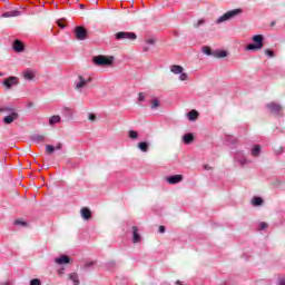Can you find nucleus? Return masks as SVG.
I'll return each mask as SVG.
<instances>
[{
  "label": "nucleus",
  "mask_w": 285,
  "mask_h": 285,
  "mask_svg": "<svg viewBox=\"0 0 285 285\" xmlns=\"http://www.w3.org/2000/svg\"><path fill=\"white\" fill-rule=\"evenodd\" d=\"M128 138L129 139H139V132L137 130H129Z\"/></svg>",
  "instance_id": "obj_27"
},
{
  "label": "nucleus",
  "mask_w": 285,
  "mask_h": 285,
  "mask_svg": "<svg viewBox=\"0 0 285 285\" xmlns=\"http://www.w3.org/2000/svg\"><path fill=\"white\" fill-rule=\"evenodd\" d=\"M254 43H248L245 50H262L264 48V36L256 35L252 38Z\"/></svg>",
  "instance_id": "obj_4"
},
{
  "label": "nucleus",
  "mask_w": 285,
  "mask_h": 285,
  "mask_svg": "<svg viewBox=\"0 0 285 285\" xmlns=\"http://www.w3.org/2000/svg\"><path fill=\"white\" fill-rule=\"evenodd\" d=\"M92 81V77H83V76H78V81L75 83L76 86V90H80L81 88H86V86H88V83H90Z\"/></svg>",
  "instance_id": "obj_8"
},
{
  "label": "nucleus",
  "mask_w": 285,
  "mask_h": 285,
  "mask_svg": "<svg viewBox=\"0 0 285 285\" xmlns=\"http://www.w3.org/2000/svg\"><path fill=\"white\" fill-rule=\"evenodd\" d=\"M213 57H216L217 59H224V57H228V51L226 50L213 51Z\"/></svg>",
  "instance_id": "obj_19"
},
{
  "label": "nucleus",
  "mask_w": 285,
  "mask_h": 285,
  "mask_svg": "<svg viewBox=\"0 0 285 285\" xmlns=\"http://www.w3.org/2000/svg\"><path fill=\"white\" fill-rule=\"evenodd\" d=\"M18 83H19V78L14 76H11L3 80V86L7 87L8 89L12 88L13 86H18Z\"/></svg>",
  "instance_id": "obj_9"
},
{
  "label": "nucleus",
  "mask_w": 285,
  "mask_h": 285,
  "mask_svg": "<svg viewBox=\"0 0 285 285\" xmlns=\"http://www.w3.org/2000/svg\"><path fill=\"white\" fill-rule=\"evenodd\" d=\"M278 285H285V277L278 279Z\"/></svg>",
  "instance_id": "obj_45"
},
{
  "label": "nucleus",
  "mask_w": 285,
  "mask_h": 285,
  "mask_svg": "<svg viewBox=\"0 0 285 285\" xmlns=\"http://www.w3.org/2000/svg\"><path fill=\"white\" fill-rule=\"evenodd\" d=\"M80 215H81L82 219H86V222H88V219L92 218V212H90V208H88V207L81 208Z\"/></svg>",
  "instance_id": "obj_12"
},
{
  "label": "nucleus",
  "mask_w": 285,
  "mask_h": 285,
  "mask_svg": "<svg viewBox=\"0 0 285 285\" xmlns=\"http://www.w3.org/2000/svg\"><path fill=\"white\" fill-rule=\"evenodd\" d=\"M30 285H41V279L33 278V279L30 281Z\"/></svg>",
  "instance_id": "obj_37"
},
{
  "label": "nucleus",
  "mask_w": 285,
  "mask_h": 285,
  "mask_svg": "<svg viewBox=\"0 0 285 285\" xmlns=\"http://www.w3.org/2000/svg\"><path fill=\"white\" fill-rule=\"evenodd\" d=\"M73 35L78 41H86V39H88V30L83 26L76 27Z\"/></svg>",
  "instance_id": "obj_6"
},
{
  "label": "nucleus",
  "mask_w": 285,
  "mask_h": 285,
  "mask_svg": "<svg viewBox=\"0 0 285 285\" xmlns=\"http://www.w3.org/2000/svg\"><path fill=\"white\" fill-rule=\"evenodd\" d=\"M183 141H184V144L190 145L193 141H195V136L190 132L185 134L183 136Z\"/></svg>",
  "instance_id": "obj_20"
},
{
  "label": "nucleus",
  "mask_w": 285,
  "mask_h": 285,
  "mask_svg": "<svg viewBox=\"0 0 285 285\" xmlns=\"http://www.w3.org/2000/svg\"><path fill=\"white\" fill-rule=\"evenodd\" d=\"M146 95L144 92H139L138 95V101H145Z\"/></svg>",
  "instance_id": "obj_40"
},
{
  "label": "nucleus",
  "mask_w": 285,
  "mask_h": 285,
  "mask_svg": "<svg viewBox=\"0 0 285 285\" xmlns=\"http://www.w3.org/2000/svg\"><path fill=\"white\" fill-rule=\"evenodd\" d=\"M89 121H97V116L95 114H89Z\"/></svg>",
  "instance_id": "obj_41"
},
{
  "label": "nucleus",
  "mask_w": 285,
  "mask_h": 285,
  "mask_svg": "<svg viewBox=\"0 0 285 285\" xmlns=\"http://www.w3.org/2000/svg\"><path fill=\"white\" fill-rule=\"evenodd\" d=\"M12 48H13L14 52H23V50L26 49V46L23 45V42L21 40H14Z\"/></svg>",
  "instance_id": "obj_11"
},
{
  "label": "nucleus",
  "mask_w": 285,
  "mask_h": 285,
  "mask_svg": "<svg viewBox=\"0 0 285 285\" xmlns=\"http://www.w3.org/2000/svg\"><path fill=\"white\" fill-rule=\"evenodd\" d=\"M159 106V99L154 98L150 100V108L151 110H156V108Z\"/></svg>",
  "instance_id": "obj_29"
},
{
  "label": "nucleus",
  "mask_w": 285,
  "mask_h": 285,
  "mask_svg": "<svg viewBox=\"0 0 285 285\" xmlns=\"http://www.w3.org/2000/svg\"><path fill=\"white\" fill-rule=\"evenodd\" d=\"M117 41H122L124 39H128L129 41H135L137 39V33L128 32V31H119L115 35Z\"/></svg>",
  "instance_id": "obj_7"
},
{
  "label": "nucleus",
  "mask_w": 285,
  "mask_h": 285,
  "mask_svg": "<svg viewBox=\"0 0 285 285\" xmlns=\"http://www.w3.org/2000/svg\"><path fill=\"white\" fill-rule=\"evenodd\" d=\"M179 80L180 81H188V73H186L184 71L180 72Z\"/></svg>",
  "instance_id": "obj_34"
},
{
  "label": "nucleus",
  "mask_w": 285,
  "mask_h": 285,
  "mask_svg": "<svg viewBox=\"0 0 285 285\" xmlns=\"http://www.w3.org/2000/svg\"><path fill=\"white\" fill-rule=\"evenodd\" d=\"M259 153H262V147H259V145H256L253 149H252V155L254 157H258Z\"/></svg>",
  "instance_id": "obj_28"
},
{
  "label": "nucleus",
  "mask_w": 285,
  "mask_h": 285,
  "mask_svg": "<svg viewBox=\"0 0 285 285\" xmlns=\"http://www.w3.org/2000/svg\"><path fill=\"white\" fill-rule=\"evenodd\" d=\"M80 8H81V10H83V8H86V6L85 4H80Z\"/></svg>",
  "instance_id": "obj_50"
},
{
  "label": "nucleus",
  "mask_w": 285,
  "mask_h": 285,
  "mask_svg": "<svg viewBox=\"0 0 285 285\" xmlns=\"http://www.w3.org/2000/svg\"><path fill=\"white\" fill-rule=\"evenodd\" d=\"M142 50H144V52H148V50H150V48L144 47Z\"/></svg>",
  "instance_id": "obj_48"
},
{
  "label": "nucleus",
  "mask_w": 285,
  "mask_h": 285,
  "mask_svg": "<svg viewBox=\"0 0 285 285\" xmlns=\"http://www.w3.org/2000/svg\"><path fill=\"white\" fill-rule=\"evenodd\" d=\"M69 279H71V282H73V285H79V275H77V273H71L69 275Z\"/></svg>",
  "instance_id": "obj_25"
},
{
  "label": "nucleus",
  "mask_w": 285,
  "mask_h": 285,
  "mask_svg": "<svg viewBox=\"0 0 285 285\" xmlns=\"http://www.w3.org/2000/svg\"><path fill=\"white\" fill-rule=\"evenodd\" d=\"M202 52L204 55H207V57H213V49H210V47H208V46H204L202 48Z\"/></svg>",
  "instance_id": "obj_26"
},
{
  "label": "nucleus",
  "mask_w": 285,
  "mask_h": 285,
  "mask_svg": "<svg viewBox=\"0 0 285 285\" xmlns=\"http://www.w3.org/2000/svg\"><path fill=\"white\" fill-rule=\"evenodd\" d=\"M55 146L52 145H47L46 146V153H48V155H52V153H55Z\"/></svg>",
  "instance_id": "obj_32"
},
{
  "label": "nucleus",
  "mask_w": 285,
  "mask_h": 285,
  "mask_svg": "<svg viewBox=\"0 0 285 285\" xmlns=\"http://www.w3.org/2000/svg\"><path fill=\"white\" fill-rule=\"evenodd\" d=\"M244 10L243 9H234V10H229L226 13H224L223 16H220L217 20L216 23H224V21H230L232 19H237V17H239V14H243Z\"/></svg>",
  "instance_id": "obj_2"
},
{
  "label": "nucleus",
  "mask_w": 285,
  "mask_h": 285,
  "mask_svg": "<svg viewBox=\"0 0 285 285\" xmlns=\"http://www.w3.org/2000/svg\"><path fill=\"white\" fill-rule=\"evenodd\" d=\"M95 266V263L94 262H89L85 265V268L88 269L90 267Z\"/></svg>",
  "instance_id": "obj_43"
},
{
  "label": "nucleus",
  "mask_w": 285,
  "mask_h": 285,
  "mask_svg": "<svg viewBox=\"0 0 285 285\" xmlns=\"http://www.w3.org/2000/svg\"><path fill=\"white\" fill-rule=\"evenodd\" d=\"M271 26H272V28L275 27V21H272Z\"/></svg>",
  "instance_id": "obj_51"
},
{
  "label": "nucleus",
  "mask_w": 285,
  "mask_h": 285,
  "mask_svg": "<svg viewBox=\"0 0 285 285\" xmlns=\"http://www.w3.org/2000/svg\"><path fill=\"white\" fill-rule=\"evenodd\" d=\"M156 40L155 39H148L146 40V43H148L149 46H155Z\"/></svg>",
  "instance_id": "obj_42"
},
{
  "label": "nucleus",
  "mask_w": 285,
  "mask_h": 285,
  "mask_svg": "<svg viewBox=\"0 0 285 285\" xmlns=\"http://www.w3.org/2000/svg\"><path fill=\"white\" fill-rule=\"evenodd\" d=\"M252 204L254 206H262V204H264V199L259 196H256L252 199Z\"/></svg>",
  "instance_id": "obj_24"
},
{
  "label": "nucleus",
  "mask_w": 285,
  "mask_h": 285,
  "mask_svg": "<svg viewBox=\"0 0 285 285\" xmlns=\"http://www.w3.org/2000/svg\"><path fill=\"white\" fill-rule=\"evenodd\" d=\"M24 79H27L28 81H32V79H35V73H32V71H26Z\"/></svg>",
  "instance_id": "obj_30"
},
{
  "label": "nucleus",
  "mask_w": 285,
  "mask_h": 285,
  "mask_svg": "<svg viewBox=\"0 0 285 285\" xmlns=\"http://www.w3.org/2000/svg\"><path fill=\"white\" fill-rule=\"evenodd\" d=\"M266 108L269 109L272 115H275L276 117H284V107L277 102H269L266 105Z\"/></svg>",
  "instance_id": "obj_5"
},
{
  "label": "nucleus",
  "mask_w": 285,
  "mask_h": 285,
  "mask_svg": "<svg viewBox=\"0 0 285 285\" xmlns=\"http://www.w3.org/2000/svg\"><path fill=\"white\" fill-rule=\"evenodd\" d=\"M61 122V116H52L49 118V125L55 126V124Z\"/></svg>",
  "instance_id": "obj_23"
},
{
  "label": "nucleus",
  "mask_w": 285,
  "mask_h": 285,
  "mask_svg": "<svg viewBox=\"0 0 285 285\" xmlns=\"http://www.w3.org/2000/svg\"><path fill=\"white\" fill-rule=\"evenodd\" d=\"M65 112H67V115H72V110H70V108H65Z\"/></svg>",
  "instance_id": "obj_47"
},
{
  "label": "nucleus",
  "mask_w": 285,
  "mask_h": 285,
  "mask_svg": "<svg viewBox=\"0 0 285 285\" xmlns=\"http://www.w3.org/2000/svg\"><path fill=\"white\" fill-rule=\"evenodd\" d=\"M31 141H35V144H43V141H46V136L40 134H35L31 136Z\"/></svg>",
  "instance_id": "obj_15"
},
{
  "label": "nucleus",
  "mask_w": 285,
  "mask_h": 285,
  "mask_svg": "<svg viewBox=\"0 0 285 285\" xmlns=\"http://www.w3.org/2000/svg\"><path fill=\"white\" fill-rule=\"evenodd\" d=\"M176 284H177V285H181V282L178 281Z\"/></svg>",
  "instance_id": "obj_52"
},
{
  "label": "nucleus",
  "mask_w": 285,
  "mask_h": 285,
  "mask_svg": "<svg viewBox=\"0 0 285 285\" xmlns=\"http://www.w3.org/2000/svg\"><path fill=\"white\" fill-rule=\"evenodd\" d=\"M114 61H115V57H112V56L108 58L106 56L100 55V56H95L92 58V62L100 68H106L107 66H112Z\"/></svg>",
  "instance_id": "obj_3"
},
{
  "label": "nucleus",
  "mask_w": 285,
  "mask_h": 285,
  "mask_svg": "<svg viewBox=\"0 0 285 285\" xmlns=\"http://www.w3.org/2000/svg\"><path fill=\"white\" fill-rule=\"evenodd\" d=\"M14 225H16V226L28 227V223H27V222H23V220H20V219L14 220Z\"/></svg>",
  "instance_id": "obj_33"
},
{
  "label": "nucleus",
  "mask_w": 285,
  "mask_h": 285,
  "mask_svg": "<svg viewBox=\"0 0 285 285\" xmlns=\"http://www.w3.org/2000/svg\"><path fill=\"white\" fill-rule=\"evenodd\" d=\"M166 181H168L170 185L179 184V183L184 181V175L168 176L166 178Z\"/></svg>",
  "instance_id": "obj_10"
},
{
  "label": "nucleus",
  "mask_w": 285,
  "mask_h": 285,
  "mask_svg": "<svg viewBox=\"0 0 285 285\" xmlns=\"http://www.w3.org/2000/svg\"><path fill=\"white\" fill-rule=\"evenodd\" d=\"M169 68L170 72H173L174 75H181V72H184V67L179 65H171Z\"/></svg>",
  "instance_id": "obj_17"
},
{
  "label": "nucleus",
  "mask_w": 285,
  "mask_h": 285,
  "mask_svg": "<svg viewBox=\"0 0 285 285\" xmlns=\"http://www.w3.org/2000/svg\"><path fill=\"white\" fill-rule=\"evenodd\" d=\"M236 161H238V164H240L242 166H246V164H248V159H246V157L244 156V154L238 153L235 156Z\"/></svg>",
  "instance_id": "obj_16"
},
{
  "label": "nucleus",
  "mask_w": 285,
  "mask_h": 285,
  "mask_svg": "<svg viewBox=\"0 0 285 285\" xmlns=\"http://www.w3.org/2000/svg\"><path fill=\"white\" fill-rule=\"evenodd\" d=\"M138 148L141 150V153H148V148H150V145L146 141L138 142Z\"/></svg>",
  "instance_id": "obj_22"
},
{
  "label": "nucleus",
  "mask_w": 285,
  "mask_h": 285,
  "mask_svg": "<svg viewBox=\"0 0 285 285\" xmlns=\"http://www.w3.org/2000/svg\"><path fill=\"white\" fill-rule=\"evenodd\" d=\"M57 24H58L61 29L66 28V19H59V20H57Z\"/></svg>",
  "instance_id": "obj_36"
},
{
  "label": "nucleus",
  "mask_w": 285,
  "mask_h": 285,
  "mask_svg": "<svg viewBox=\"0 0 285 285\" xmlns=\"http://www.w3.org/2000/svg\"><path fill=\"white\" fill-rule=\"evenodd\" d=\"M55 263L59 264V266L70 264V257L68 255H61L60 257L55 258Z\"/></svg>",
  "instance_id": "obj_13"
},
{
  "label": "nucleus",
  "mask_w": 285,
  "mask_h": 285,
  "mask_svg": "<svg viewBox=\"0 0 285 285\" xmlns=\"http://www.w3.org/2000/svg\"><path fill=\"white\" fill-rule=\"evenodd\" d=\"M204 168H205V170H210V166H208V165H205Z\"/></svg>",
  "instance_id": "obj_49"
},
{
  "label": "nucleus",
  "mask_w": 285,
  "mask_h": 285,
  "mask_svg": "<svg viewBox=\"0 0 285 285\" xmlns=\"http://www.w3.org/2000/svg\"><path fill=\"white\" fill-rule=\"evenodd\" d=\"M258 228H259V230H266V228H268V224L267 223H261L258 225Z\"/></svg>",
  "instance_id": "obj_38"
},
{
  "label": "nucleus",
  "mask_w": 285,
  "mask_h": 285,
  "mask_svg": "<svg viewBox=\"0 0 285 285\" xmlns=\"http://www.w3.org/2000/svg\"><path fill=\"white\" fill-rule=\"evenodd\" d=\"M132 242L134 244L141 242V235H139V228H137V226L132 227Z\"/></svg>",
  "instance_id": "obj_14"
},
{
  "label": "nucleus",
  "mask_w": 285,
  "mask_h": 285,
  "mask_svg": "<svg viewBox=\"0 0 285 285\" xmlns=\"http://www.w3.org/2000/svg\"><path fill=\"white\" fill-rule=\"evenodd\" d=\"M265 55H267V57H272V58L275 57V52L271 49H266Z\"/></svg>",
  "instance_id": "obj_39"
},
{
  "label": "nucleus",
  "mask_w": 285,
  "mask_h": 285,
  "mask_svg": "<svg viewBox=\"0 0 285 285\" xmlns=\"http://www.w3.org/2000/svg\"><path fill=\"white\" fill-rule=\"evenodd\" d=\"M187 117H188L189 121H197V118L199 117V112L197 110L193 109L187 114Z\"/></svg>",
  "instance_id": "obj_21"
},
{
  "label": "nucleus",
  "mask_w": 285,
  "mask_h": 285,
  "mask_svg": "<svg viewBox=\"0 0 285 285\" xmlns=\"http://www.w3.org/2000/svg\"><path fill=\"white\" fill-rule=\"evenodd\" d=\"M61 148H63V145L61 142H59L57 146H56V150H61Z\"/></svg>",
  "instance_id": "obj_46"
},
{
  "label": "nucleus",
  "mask_w": 285,
  "mask_h": 285,
  "mask_svg": "<svg viewBox=\"0 0 285 285\" xmlns=\"http://www.w3.org/2000/svg\"><path fill=\"white\" fill-rule=\"evenodd\" d=\"M19 14H21V11H19V10H11V11L3 12L2 17L4 19H8L10 17H19Z\"/></svg>",
  "instance_id": "obj_18"
},
{
  "label": "nucleus",
  "mask_w": 285,
  "mask_h": 285,
  "mask_svg": "<svg viewBox=\"0 0 285 285\" xmlns=\"http://www.w3.org/2000/svg\"><path fill=\"white\" fill-rule=\"evenodd\" d=\"M158 230H159V233H166V227L165 226H159Z\"/></svg>",
  "instance_id": "obj_44"
},
{
  "label": "nucleus",
  "mask_w": 285,
  "mask_h": 285,
  "mask_svg": "<svg viewBox=\"0 0 285 285\" xmlns=\"http://www.w3.org/2000/svg\"><path fill=\"white\" fill-rule=\"evenodd\" d=\"M206 23V19H199L197 23L194 24V28H200V26H204Z\"/></svg>",
  "instance_id": "obj_35"
},
{
  "label": "nucleus",
  "mask_w": 285,
  "mask_h": 285,
  "mask_svg": "<svg viewBox=\"0 0 285 285\" xmlns=\"http://www.w3.org/2000/svg\"><path fill=\"white\" fill-rule=\"evenodd\" d=\"M226 141H227V144L235 145V144H237V138H235L233 136H227Z\"/></svg>",
  "instance_id": "obj_31"
},
{
  "label": "nucleus",
  "mask_w": 285,
  "mask_h": 285,
  "mask_svg": "<svg viewBox=\"0 0 285 285\" xmlns=\"http://www.w3.org/2000/svg\"><path fill=\"white\" fill-rule=\"evenodd\" d=\"M6 112L7 116L2 119L3 124L6 126H10V124H13V121H17L19 119V112H17V109L12 106H2L0 107V114Z\"/></svg>",
  "instance_id": "obj_1"
}]
</instances>
